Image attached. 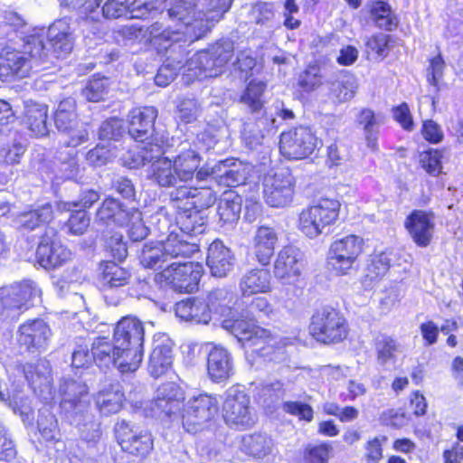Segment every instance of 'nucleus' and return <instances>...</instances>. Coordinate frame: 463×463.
<instances>
[{"mask_svg": "<svg viewBox=\"0 0 463 463\" xmlns=\"http://www.w3.org/2000/svg\"><path fill=\"white\" fill-rule=\"evenodd\" d=\"M233 52V42L222 39L210 49L201 50L185 61L188 52L180 50V46L175 44L170 52H165V59L157 71L155 83L160 87L169 85L182 68L191 80L216 77L231 61Z\"/></svg>", "mask_w": 463, "mask_h": 463, "instance_id": "f257e3e1", "label": "nucleus"}, {"mask_svg": "<svg viewBox=\"0 0 463 463\" xmlns=\"http://www.w3.org/2000/svg\"><path fill=\"white\" fill-rule=\"evenodd\" d=\"M272 307L264 297H257L247 304L241 314L230 311L223 319L222 327L233 335L246 348L247 358L262 359L264 362H279L283 355L281 347H275L277 340L269 330L256 326L253 321L269 317Z\"/></svg>", "mask_w": 463, "mask_h": 463, "instance_id": "f03ea898", "label": "nucleus"}, {"mask_svg": "<svg viewBox=\"0 0 463 463\" xmlns=\"http://www.w3.org/2000/svg\"><path fill=\"white\" fill-rule=\"evenodd\" d=\"M59 392L61 395L60 407L65 418L79 429L83 440L88 443L96 442L101 434L100 424L89 411L87 385L80 381L64 378L61 382Z\"/></svg>", "mask_w": 463, "mask_h": 463, "instance_id": "7ed1b4c3", "label": "nucleus"}, {"mask_svg": "<svg viewBox=\"0 0 463 463\" xmlns=\"http://www.w3.org/2000/svg\"><path fill=\"white\" fill-rule=\"evenodd\" d=\"M202 9H197L198 0H175L169 8L170 16L178 17L184 24L186 31H192L195 40L209 32L215 23L219 22L228 12L232 0H205Z\"/></svg>", "mask_w": 463, "mask_h": 463, "instance_id": "20e7f679", "label": "nucleus"}, {"mask_svg": "<svg viewBox=\"0 0 463 463\" xmlns=\"http://www.w3.org/2000/svg\"><path fill=\"white\" fill-rule=\"evenodd\" d=\"M41 42L38 38L25 39L23 51L4 49L0 52V80H14L28 77L31 72L47 69L42 62L45 55L39 56Z\"/></svg>", "mask_w": 463, "mask_h": 463, "instance_id": "39448f33", "label": "nucleus"}, {"mask_svg": "<svg viewBox=\"0 0 463 463\" xmlns=\"http://www.w3.org/2000/svg\"><path fill=\"white\" fill-rule=\"evenodd\" d=\"M341 203L337 199L320 197L304 208L298 215V229L309 239L326 235L335 225Z\"/></svg>", "mask_w": 463, "mask_h": 463, "instance_id": "423d86ee", "label": "nucleus"}, {"mask_svg": "<svg viewBox=\"0 0 463 463\" xmlns=\"http://www.w3.org/2000/svg\"><path fill=\"white\" fill-rule=\"evenodd\" d=\"M42 290L36 282L24 279L0 288V320L17 318L20 313L41 303Z\"/></svg>", "mask_w": 463, "mask_h": 463, "instance_id": "0eeeda50", "label": "nucleus"}, {"mask_svg": "<svg viewBox=\"0 0 463 463\" xmlns=\"http://www.w3.org/2000/svg\"><path fill=\"white\" fill-rule=\"evenodd\" d=\"M144 325L136 317H122L114 328L113 340L117 343V347L123 349L125 358L128 359L129 364L137 370L144 356Z\"/></svg>", "mask_w": 463, "mask_h": 463, "instance_id": "6e6552de", "label": "nucleus"}, {"mask_svg": "<svg viewBox=\"0 0 463 463\" xmlns=\"http://www.w3.org/2000/svg\"><path fill=\"white\" fill-rule=\"evenodd\" d=\"M28 38H38L41 42L39 56L45 55L42 62L49 68L54 60L64 58L73 47L72 31L66 18L56 20L47 30L46 41L43 35H29Z\"/></svg>", "mask_w": 463, "mask_h": 463, "instance_id": "1a4fd4ad", "label": "nucleus"}, {"mask_svg": "<svg viewBox=\"0 0 463 463\" xmlns=\"http://www.w3.org/2000/svg\"><path fill=\"white\" fill-rule=\"evenodd\" d=\"M309 331L317 342L326 345L337 344L346 338L348 326L338 310L325 307L313 314Z\"/></svg>", "mask_w": 463, "mask_h": 463, "instance_id": "9d476101", "label": "nucleus"}, {"mask_svg": "<svg viewBox=\"0 0 463 463\" xmlns=\"http://www.w3.org/2000/svg\"><path fill=\"white\" fill-rule=\"evenodd\" d=\"M215 396L202 393L189 399L182 406V424L184 430L191 434L205 430L219 410Z\"/></svg>", "mask_w": 463, "mask_h": 463, "instance_id": "9b49d317", "label": "nucleus"}, {"mask_svg": "<svg viewBox=\"0 0 463 463\" xmlns=\"http://www.w3.org/2000/svg\"><path fill=\"white\" fill-rule=\"evenodd\" d=\"M203 272L199 262H173L156 275L162 285L180 293H192L198 288Z\"/></svg>", "mask_w": 463, "mask_h": 463, "instance_id": "f8f14e48", "label": "nucleus"}, {"mask_svg": "<svg viewBox=\"0 0 463 463\" xmlns=\"http://www.w3.org/2000/svg\"><path fill=\"white\" fill-rule=\"evenodd\" d=\"M248 172L241 161L225 159L213 165L206 164L201 167L196 175L198 184H217L226 187H234L244 184Z\"/></svg>", "mask_w": 463, "mask_h": 463, "instance_id": "ddd939ff", "label": "nucleus"}, {"mask_svg": "<svg viewBox=\"0 0 463 463\" xmlns=\"http://www.w3.org/2000/svg\"><path fill=\"white\" fill-rule=\"evenodd\" d=\"M101 269L99 287L103 298L108 305L118 306L129 295L127 286L131 274L114 261H106Z\"/></svg>", "mask_w": 463, "mask_h": 463, "instance_id": "4468645a", "label": "nucleus"}, {"mask_svg": "<svg viewBox=\"0 0 463 463\" xmlns=\"http://www.w3.org/2000/svg\"><path fill=\"white\" fill-rule=\"evenodd\" d=\"M223 419L228 426L246 430L255 423L250 408V398L238 385L230 387L224 393Z\"/></svg>", "mask_w": 463, "mask_h": 463, "instance_id": "2eb2a0df", "label": "nucleus"}, {"mask_svg": "<svg viewBox=\"0 0 463 463\" xmlns=\"http://www.w3.org/2000/svg\"><path fill=\"white\" fill-rule=\"evenodd\" d=\"M364 239L357 235H347L331 243L327 264L339 276L346 275L363 251Z\"/></svg>", "mask_w": 463, "mask_h": 463, "instance_id": "dca6fc26", "label": "nucleus"}, {"mask_svg": "<svg viewBox=\"0 0 463 463\" xmlns=\"http://www.w3.org/2000/svg\"><path fill=\"white\" fill-rule=\"evenodd\" d=\"M167 15L172 21L177 22L178 28L175 31H170L168 28H164L163 24L156 22L150 26H145L146 43H151L156 45L159 52H168L174 45H179L180 50L186 49V46L193 43L195 39L193 36L192 31L187 32L184 24L178 19V17L170 16L169 9Z\"/></svg>", "mask_w": 463, "mask_h": 463, "instance_id": "f3484780", "label": "nucleus"}, {"mask_svg": "<svg viewBox=\"0 0 463 463\" xmlns=\"http://www.w3.org/2000/svg\"><path fill=\"white\" fill-rule=\"evenodd\" d=\"M115 433L122 450L137 458L132 463H140L154 448L148 431L134 429L125 420L117 423Z\"/></svg>", "mask_w": 463, "mask_h": 463, "instance_id": "a211bd4d", "label": "nucleus"}, {"mask_svg": "<svg viewBox=\"0 0 463 463\" xmlns=\"http://www.w3.org/2000/svg\"><path fill=\"white\" fill-rule=\"evenodd\" d=\"M318 144L319 141L312 130L300 126L281 133L279 149L288 159H303L309 156L317 148Z\"/></svg>", "mask_w": 463, "mask_h": 463, "instance_id": "6ab92c4d", "label": "nucleus"}, {"mask_svg": "<svg viewBox=\"0 0 463 463\" xmlns=\"http://www.w3.org/2000/svg\"><path fill=\"white\" fill-rule=\"evenodd\" d=\"M295 179L288 169H282L263 180V196L270 207L288 206L294 196Z\"/></svg>", "mask_w": 463, "mask_h": 463, "instance_id": "aec40b11", "label": "nucleus"}, {"mask_svg": "<svg viewBox=\"0 0 463 463\" xmlns=\"http://www.w3.org/2000/svg\"><path fill=\"white\" fill-rule=\"evenodd\" d=\"M93 362L99 367L108 369L110 366L117 368L120 373H133L137 371L129 364V360L125 358L122 348L117 347V343L102 336L96 338L91 346Z\"/></svg>", "mask_w": 463, "mask_h": 463, "instance_id": "412c9836", "label": "nucleus"}, {"mask_svg": "<svg viewBox=\"0 0 463 463\" xmlns=\"http://www.w3.org/2000/svg\"><path fill=\"white\" fill-rule=\"evenodd\" d=\"M184 401L181 387L173 382L161 384L151 402V410L156 416H165L170 419L178 417Z\"/></svg>", "mask_w": 463, "mask_h": 463, "instance_id": "4be33fe9", "label": "nucleus"}, {"mask_svg": "<svg viewBox=\"0 0 463 463\" xmlns=\"http://www.w3.org/2000/svg\"><path fill=\"white\" fill-rule=\"evenodd\" d=\"M303 254L296 247L288 245L283 247L274 261L273 273L282 284H294L301 275Z\"/></svg>", "mask_w": 463, "mask_h": 463, "instance_id": "5701e85b", "label": "nucleus"}, {"mask_svg": "<svg viewBox=\"0 0 463 463\" xmlns=\"http://www.w3.org/2000/svg\"><path fill=\"white\" fill-rule=\"evenodd\" d=\"M23 373L35 394L46 403L53 399L50 363L38 359L23 366Z\"/></svg>", "mask_w": 463, "mask_h": 463, "instance_id": "b1692460", "label": "nucleus"}, {"mask_svg": "<svg viewBox=\"0 0 463 463\" xmlns=\"http://www.w3.org/2000/svg\"><path fill=\"white\" fill-rule=\"evenodd\" d=\"M51 336L48 324L43 319H33L20 326L17 341L30 352H43L47 348Z\"/></svg>", "mask_w": 463, "mask_h": 463, "instance_id": "393cba45", "label": "nucleus"}, {"mask_svg": "<svg viewBox=\"0 0 463 463\" xmlns=\"http://www.w3.org/2000/svg\"><path fill=\"white\" fill-rule=\"evenodd\" d=\"M129 0H107L99 6V18L116 19L123 15L132 18L144 19L155 9V5L146 0H135L128 5Z\"/></svg>", "mask_w": 463, "mask_h": 463, "instance_id": "a878e982", "label": "nucleus"}, {"mask_svg": "<svg viewBox=\"0 0 463 463\" xmlns=\"http://www.w3.org/2000/svg\"><path fill=\"white\" fill-rule=\"evenodd\" d=\"M170 197L175 208H181V203L184 200H186L184 203L186 205L196 209H206L215 203L217 193L212 185H202L200 187L181 185L171 193Z\"/></svg>", "mask_w": 463, "mask_h": 463, "instance_id": "bb28decb", "label": "nucleus"}, {"mask_svg": "<svg viewBox=\"0 0 463 463\" xmlns=\"http://www.w3.org/2000/svg\"><path fill=\"white\" fill-rule=\"evenodd\" d=\"M404 226L417 246L427 247L433 237L434 214L431 212L413 210L407 216Z\"/></svg>", "mask_w": 463, "mask_h": 463, "instance_id": "cd10ccee", "label": "nucleus"}, {"mask_svg": "<svg viewBox=\"0 0 463 463\" xmlns=\"http://www.w3.org/2000/svg\"><path fill=\"white\" fill-rule=\"evenodd\" d=\"M173 345L172 340L165 334L159 333L154 335L148 361V372L153 377L157 378L171 368Z\"/></svg>", "mask_w": 463, "mask_h": 463, "instance_id": "c85d7f7f", "label": "nucleus"}, {"mask_svg": "<svg viewBox=\"0 0 463 463\" xmlns=\"http://www.w3.org/2000/svg\"><path fill=\"white\" fill-rule=\"evenodd\" d=\"M234 252L222 241L216 239L208 247L206 264L216 278L227 277L234 269Z\"/></svg>", "mask_w": 463, "mask_h": 463, "instance_id": "c756f323", "label": "nucleus"}, {"mask_svg": "<svg viewBox=\"0 0 463 463\" xmlns=\"http://www.w3.org/2000/svg\"><path fill=\"white\" fill-rule=\"evenodd\" d=\"M157 109L155 107L134 109L128 115V132L130 138L143 143L154 132Z\"/></svg>", "mask_w": 463, "mask_h": 463, "instance_id": "7c9ffc66", "label": "nucleus"}, {"mask_svg": "<svg viewBox=\"0 0 463 463\" xmlns=\"http://www.w3.org/2000/svg\"><path fill=\"white\" fill-rule=\"evenodd\" d=\"M175 316L183 321L207 325L212 319L209 301L198 298H188L175 306Z\"/></svg>", "mask_w": 463, "mask_h": 463, "instance_id": "2f4dec72", "label": "nucleus"}, {"mask_svg": "<svg viewBox=\"0 0 463 463\" xmlns=\"http://www.w3.org/2000/svg\"><path fill=\"white\" fill-rule=\"evenodd\" d=\"M279 242V233L275 228L261 225L252 239V250L257 261L262 266H268L274 255Z\"/></svg>", "mask_w": 463, "mask_h": 463, "instance_id": "473e14b6", "label": "nucleus"}, {"mask_svg": "<svg viewBox=\"0 0 463 463\" xmlns=\"http://www.w3.org/2000/svg\"><path fill=\"white\" fill-rule=\"evenodd\" d=\"M242 199L233 192H225L217 207V225L223 232L232 231L241 216Z\"/></svg>", "mask_w": 463, "mask_h": 463, "instance_id": "72a5a7b5", "label": "nucleus"}, {"mask_svg": "<svg viewBox=\"0 0 463 463\" xmlns=\"http://www.w3.org/2000/svg\"><path fill=\"white\" fill-rule=\"evenodd\" d=\"M207 373L213 383H222L233 373V361L230 352L222 346H213L207 356Z\"/></svg>", "mask_w": 463, "mask_h": 463, "instance_id": "f704fd0d", "label": "nucleus"}, {"mask_svg": "<svg viewBox=\"0 0 463 463\" xmlns=\"http://www.w3.org/2000/svg\"><path fill=\"white\" fill-rule=\"evenodd\" d=\"M176 176L181 183L192 181L201 169V156L199 153L193 149L189 143H182L178 154L172 160Z\"/></svg>", "mask_w": 463, "mask_h": 463, "instance_id": "c9c22d12", "label": "nucleus"}, {"mask_svg": "<svg viewBox=\"0 0 463 463\" xmlns=\"http://www.w3.org/2000/svg\"><path fill=\"white\" fill-rule=\"evenodd\" d=\"M136 207H128L118 199L108 196L99 207L96 214L98 222L123 227Z\"/></svg>", "mask_w": 463, "mask_h": 463, "instance_id": "e433bc0d", "label": "nucleus"}, {"mask_svg": "<svg viewBox=\"0 0 463 463\" xmlns=\"http://www.w3.org/2000/svg\"><path fill=\"white\" fill-rule=\"evenodd\" d=\"M176 215L177 230L184 233L192 240L196 235L202 234L206 228V215L199 209L185 203H181V208Z\"/></svg>", "mask_w": 463, "mask_h": 463, "instance_id": "4c0bfd02", "label": "nucleus"}, {"mask_svg": "<svg viewBox=\"0 0 463 463\" xmlns=\"http://www.w3.org/2000/svg\"><path fill=\"white\" fill-rule=\"evenodd\" d=\"M37 262L44 269L61 266L71 257V252L61 243L43 238L35 252Z\"/></svg>", "mask_w": 463, "mask_h": 463, "instance_id": "58836bf2", "label": "nucleus"}, {"mask_svg": "<svg viewBox=\"0 0 463 463\" xmlns=\"http://www.w3.org/2000/svg\"><path fill=\"white\" fill-rule=\"evenodd\" d=\"M165 246V255L167 260L176 258H190L193 254L199 251V246L190 237L177 230L175 226L169 232L165 241H163Z\"/></svg>", "mask_w": 463, "mask_h": 463, "instance_id": "ea45409f", "label": "nucleus"}, {"mask_svg": "<svg viewBox=\"0 0 463 463\" xmlns=\"http://www.w3.org/2000/svg\"><path fill=\"white\" fill-rule=\"evenodd\" d=\"M53 218L52 206L45 203L36 209L19 213L13 225L19 231L31 232L47 225Z\"/></svg>", "mask_w": 463, "mask_h": 463, "instance_id": "a19ab883", "label": "nucleus"}, {"mask_svg": "<svg viewBox=\"0 0 463 463\" xmlns=\"http://www.w3.org/2000/svg\"><path fill=\"white\" fill-rule=\"evenodd\" d=\"M124 392L118 382H111L105 385L96 395V405L103 415L117 413L122 407Z\"/></svg>", "mask_w": 463, "mask_h": 463, "instance_id": "79ce46f5", "label": "nucleus"}, {"mask_svg": "<svg viewBox=\"0 0 463 463\" xmlns=\"http://www.w3.org/2000/svg\"><path fill=\"white\" fill-rule=\"evenodd\" d=\"M271 276L268 269H251L240 279L239 287L243 297L268 293L271 289Z\"/></svg>", "mask_w": 463, "mask_h": 463, "instance_id": "37998d69", "label": "nucleus"}, {"mask_svg": "<svg viewBox=\"0 0 463 463\" xmlns=\"http://www.w3.org/2000/svg\"><path fill=\"white\" fill-rule=\"evenodd\" d=\"M62 6L69 9L80 10L84 15L80 22L82 31L85 32L92 23L91 30L93 33L99 31V6L101 5L102 0H59Z\"/></svg>", "mask_w": 463, "mask_h": 463, "instance_id": "c03bdc74", "label": "nucleus"}, {"mask_svg": "<svg viewBox=\"0 0 463 463\" xmlns=\"http://www.w3.org/2000/svg\"><path fill=\"white\" fill-rule=\"evenodd\" d=\"M77 151L74 149H62L58 151L56 169L52 183L59 184L65 180H77L81 178L80 168L77 160Z\"/></svg>", "mask_w": 463, "mask_h": 463, "instance_id": "a18cd8bd", "label": "nucleus"}, {"mask_svg": "<svg viewBox=\"0 0 463 463\" xmlns=\"http://www.w3.org/2000/svg\"><path fill=\"white\" fill-rule=\"evenodd\" d=\"M146 172L147 178L161 187L180 186L181 182L176 176L172 159L167 156L149 165Z\"/></svg>", "mask_w": 463, "mask_h": 463, "instance_id": "49530a36", "label": "nucleus"}, {"mask_svg": "<svg viewBox=\"0 0 463 463\" xmlns=\"http://www.w3.org/2000/svg\"><path fill=\"white\" fill-rule=\"evenodd\" d=\"M24 122L34 136L47 135V106L36 102H26Z\"/></svg>", "mask_w": 463, "mask_h": 463, "instance_id": "de8ad7c7", "label": "nucleus"}, {"mask_svg": "<svg viewBox=\"0 0 463 463\" xmlns=\"http://www.w3.org/2000/svg\"><path fill=\"white\" fill-rule=\"evenodd\" d=\"M165 150L163 142H148L137 146L136 151L133 152L132 161L128 163L131 168H139L146 165H153L156 161L163 159Z\"/></svg>", "mask_w": 463, "mask_h": 463, "instance_id": "09e8293b", "label": "nucleus"}, {"mask_svg": "<svg viewBox=\"0 0 463 463\" xmlns=\"http://www.w3.org/2000/svg\"><path fill=\"white\" fill-rule=\"evenodd\" d=\"M370 14L376 27L392 32L399 24V19L392 12L390 5L383 0L373 1Z\"/></svg>", "mask_w": 463, "mask_h": 463, "instance_id": "8fccbe9b", "label": "nucleus"}, {"mask_svg": "<svg viewBox=\"0 0 463 463\" xmlns=\"http://www.w3.org/2000/svg\"><path fill=\"white\" fill-rule=\"evenodd\" d=\"M358 84L355 77L349 73H340L336 79L330 82V94L338 102H345L352 99L357 90Z\"/></svg>", "mask_w": 463, "mask_h": 463, "instance_id": "3c124183", "label": "nucleus"}, {"mask_svg": "<svg viewBox=\"0 0 463 463\" xmlns=\"http://www.w3.org/2000/svg\"><path fill=\"white\" fill-rule=\"evenodd\" d=\"M273 440L265 433H254L242 439L244 452L256 458H263L271 453Z\"/></svg>", "mask_w": 463, "mask_h": 463, "instance_id": "603ef678", "label": "nucleus"}, {"mask_svg": "<svg viewBox=\"0 0 463 463\" xmlns=\"http://www.w3.org/2000/svg\"><path fill=\"white\" fill-rule=\"evenodd\" d=\"M37 428L45 441L58 442L61 439L58 420L47 407H43L39 410Z\"/></svg>", "mask_w": 463, "mask_h": 463, "instance_id": "864d4df0", "label": "nucleus"}, {"mask_svg": "<svg viewBox=\"0 0 463 463\" xmlns=\"http://www.w3.org/2000/svg\"><path fill=\"white\" fill-rule=\"evenodd\" d=\"M139 260L145 268L161 269L163 264L168 260L165 255L164 242L146 243L139 255Z\"/></svg>", "mask_w": 463, "mask_h": 463, "instance_id": "5fc2aeb1", "label": "nucleus"}, {"mask_svg": "<svg viewBox=\"0 0 463 463\" xmlns=\"http://www.w3.org/2000/svg\"><path fill=\"white\" fill-rule=\"evenodd\" d=\"M375 345L378 363L386 369L394 367L399 352V345L396 340L383 335L377 339Z\"/></svg>", "mask_w": 463, "mask_h": 463, "instance_id": "6e6d98bb", "label": "nucleus"}, {"mask_svg": "<svg viewBox=\"0 0 463 463\" xmlns=\"http://www.w3.org/2000/svg\"><path fill=\"white\" fill-rule=\"evenodd\" d=\"M391 266L390 253L383 251L373 256L371 263L368 265L367 273L364 277V283L369 281V285L383 277L389 270Z\"/></svg>", "mask_w": 463, "mask_h": 463, "instance_id": "4d7b16f0", "label": "nucleus"}, {"mask_svg": "<svg viewBox=\"0 0 463 463\" xmlns=\"http://www.w3.org/2000/svg\"><path fill=\"white\" fill-rule=\"evenodd\" d=\"M268 118H261L257 123L244 124L241 133L243 143L250 149H256L258 146L265 143L266 133L260 129V126L264 125Z\"/></svg>", "mask_w": 463, "mask_h": 463, "instance_id": "13d9d810", "label": "nucleus"}, {"mask_svg": "<svg viewBox=\"0 0 463 463\" xmlns=\"http://www.w3.org/2000/svg\"><path fill=\"white\" fill-rule=\"evenodd\" d=\"M265 88L266 85L262 81H250L241 96V102L246 104L252 112L260 110L263 105L261 98Z\"/></svg>", "mask_w": 463, "mask_h": 463, "instance_id": "bf43d9fd", "label": "nucleus"}, {"mask_svg": "<svg viewBox=\"0 0 463 463\" xmlns=\"http://www.w3.org/2000/svg\"><path fill=\"white\" fill-rule=\"evenodd\" d=\"M124 134V121L116 117L104 120L99 128V138L101 140L118 141Z\"/></svg>", "mask_w": 463, "mask_h": 463, "instance_id": "052dcab7", "label": "nucleus"}, {"mask_svg": "<svg viewBox=\"0 0 463 463\" xmlns=\"http://www.w3.org/2000/svg\"><path fill=\"white\" fill-rule=\"evenodd\" d=\"M298 82L299 87L306 92H310L319 88L323 84L320 67L317 64L308 65L299 74Z\"/></svg>", "mask_w": 463, "mask_h": 463, "instance_id": "680f3d73", "label": "nucleus"}, {"mask_svg": "<svg viewBox=\"0 0 463 463\" xmlns=\"http://www.w3.org/2000/svg\"><path fill=\"white\" fill-rule=\"evenodd\" d=\"M61 132L67 136V138L63 141L66 150H68V148L75 150V147L86 143L90 137L89 125L85 122H79L71 127V129H66Z\"/></svg>", "mask_w": 463, "mask_h": 463, "instance_id": "e2e57ef3", "label": "nucleus"}, {"mask_svg": "<svg viewBox=\"0 0 463 463\" xmlns=\"http://www.w3.org/2000/svg\"><path fill=\"white\" fill-rule=\"evenodd\" d=\"M109 79L105 77H94L82 90L83 97L91 102L101 100L108 93Z\"/></svg>", "mask_w": 463, "mask_h": 463, "instance_id": "0e129e2a", "label": "nucleus"}, {"mask_svg": "<svg viewBox=\"0 0 463 463\" xmlns=\"http://www.w3.org/2000/svg\"><path fill=\"white\" fill-rule=\"evenodd\" d=\"M125 226L128 227V237L132 241L144 240L149 232V229L143 222L142 213L137 208L134 209Z\"/></svg>", "mask_w": 463, "mask_h": 463, "instance_id": "69168bd1", "label": "nucleus"}, {"mask_svg": "<svg viewBox=\"0 0 463 463\" xmlns=\"http://www.w3.org/2000/svg\"><path fill=\"white\" fill-rule=\"evenodd\" d=\"M446 63L440 53H438L430 60V64L426 70V78L435 92H438L439 90V84L443 78Z\"/></svg>", "mask_w": 463, "mask_h": 463, "instance_id": "338daca9", "label": "nucleus"}, {"mask_svg": "<svg viewBox=\"0 0 463 463\" xmlns=\"http://www.w3.org/2000/svg\"><path fill=\"white\" fill-rule=\"evenodd\" d=\"M70 212L71 215L65 225L68 232L73 235L82 234L90 225V217L82 209L72 208Z\"/></svg>", "mask_w": 463, "mask_h": 463, "instance_id": "774afa93", "label": "nucleus"}]
</instances>
